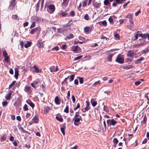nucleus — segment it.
Instances as JSON below:
<instances>
[{"instance_id": "1", "label": "nucleus", "mask_w": 149, "mask_h": 149, "mask_svg": "<svg viewBox=\"0 0 149 149\" xmlns=\"http://www.w3.org/2000/svg\"><path fill=\"white\" fill-rule=\"evenodd\" d=\"M82 120L81 117L79 115L78 112H76L74 117L72 119L73 121H74V125L75 126H78L79 125V123L80 120Z\"/></svg>"}, {"instance_id": "2", "label": "nucleus", "mask_w": 149, "mask_h": 149, "mask_svg": "<svg viewBox=\"0 0 149 149\" xmlns=\"http://www.w3.org/2000/svg\"><path fill=\"white\" fill-rule=\"evenodd\" d=\"M30 70L33 73H39L41 72H42V69H39L35 65L31 67Z\"/></svg>"}, {"instance_id": "3", "label": "nucleus", "mask_w": 149, "mask_h": 149, "mask_svg": "<svg viewBox=\"0 0 149 149\" xmlns=\"http://www.w3.org/2000/svg\"><path fill=\"white\" fill-rule=\"evenodd\" d=\"M115 61L119 63H123L124 62V59L120 54L117 56Z\"/></svg>"}, {"instance_id": "4", "label": "nucleus", "mask_w": 149, "mask_h": 149, "mask_svg": "<svg viewBox=\"0 0 149 149\" xmlns=\"http://www.w3.org/2000/svg\"><path fill=\"white\" fill-rule=\"evenodd\" d=\"M107 122L108 125L114 126L117 123L116 121L113 119H108L107 120Z\"/></svg>"}, {"instance_id": "5", "label": "nucleus", "mask_w": 149, "mask_h": 149, "mask_svg": "<svg viewBox=\"0 0 149 149\" xmlns=\"http://www.w3.org/2000/svg\"><path fill=\"white\" fill-rule=\"evenodd\" d=\"M47 8V11L50 14L53 13L55 10V6L54 5H50L48 6Z\"/></svg>"}, {"instance_id": "6", "label": "nucleus", "mask_w": 149, "mask_h": 149, "mask_svg": "<svg viewBox=\"0 0 149 149\" xmlns=\"http://www.w3.org/2000/svg\"><path fill=\"white\" fill-rule=\"evenodd\" d=\"M16 3V0H12L11 1L10 3L9 6V8L10 9L12 10L14 9L15 7Z\"/></svg>"}, {"instance_id": "7", "label": "nucleus", "mask_w": 149, "mask_h": 149, "mask_svg": "<svg viewBox=\"0 0 149 149\" xmlns=\"http://www.w3.org/2000/svg\"><path fill=\"white\" fill-rule=\"evenodd\" d=\"M37 45L39 49H40L44 47V42L42 40H39L37 42Z\"/></svg>"}, {"instance_id": "8", "label": "nucleus", "mask_w": 149, "mask_h": 149, "mask_svg": "<svg viewBox=\"0 0 149 149\" xmlns=\"http://www.w3.org/2000/svg\"><path fill=\"white\" fill-rule=\"evenodd\" d=\"M115 1L113 2L112 4V6L114 7H115L118 6V4H121V2H120V0H110V1L112 2L113 1Z\"/></svg>"}, {"instance_id": "9", "label": "nucleus", "mask_w": 149, "mask_h": 149, "mask_svg": "<svg viewBox=\"0 0 149 149\" xmlns=\"http://www.w3.org/2000/svg\"><path fill=\"white\" fill-rule=\"evenodd\" d=\"M126 17L129 19V21L130 23H133V20H132L133 15H132L131 14H128Z\"/></svg>"}, {"instance_id": "10", "label": "nucleus", "mask_w": 149, "mask_h": 149, "mask_svg": "<svg viewBox=\"0 0 149 149\" xmlns=\"http://www.w3.org/2000/svg\"><path fill=\"white\" fill-rule=\"evenodd\" d=\"M80 49V48L78 46H74L72 47L71 48V50L74 52H77L78 51V50Z\"/></svg>"}, {"instance_id": "11", "label": "nucleus", "mask_w": 149, "mask_h": 149, "mask_svg": "<svg viewBox=\"0 0 149 149\" xmlns=\"http://www.w3.org/2000/svg\"><path fill=\"white\" fill-rule=\"evenodd\" d=\"M49 69L50 70V71L51 72H56L58 70L57 66H56V68H55V66H52L49 68Z\"/></svg>"}, {"instance_id": "12", "label": "nucleus", "mask_w": 149, "mask_h": 149, "mask_svg": "<svg viewBox=\"0 0 149 149\" xmlns=\"http://www.w3.org/2000/svg\"><path fill=\"white\" fill-rule=\"evenodd\" d=\"M12 91H9V92L6 95L5 97L6 100H10L11 97V96L12 94Z\"/></svg>"}, {"instance_id": "13", "label": "nucleus", "mask_w": 149, "mask_h": 149, "mask_svg": "<svg viewBox=\"0 0 149 149\" xmlns=\"http://www.w3.org/2000/svg\"><path fill=\"white\" fill-rule=\"evenodd\" d=\"M86 107L84 109V110L83 111H82L83 112H85L86 111H88L89 109V105H90V103L88 101H86Z\"/></svg>"}, {"instance_id": "14", "label": "nucleus", "mask_w": 149, "mask_h": 149, "mask_svg": "<svg viewBox=\"0 0 149 149\" xmlns=\"http://www.w3.org/2000/svg\"><path fill=\"white\" fill-rule=\"evenodd\" d=\"M26 102V103L29 104L32 108H34L35 107V105L30 99L27 100Z\"/></svg>"}, {"instance_id": "15", "label": "nucleus", "mask_w": 149, "mask_h": 149, "mask_svg": "<svg viewBox=\"0 0 149 149\" xmlns=\"http://www.w3.org/2000/svg\"><path fill=\"white\" fill-rule=\"evenodd\" d=\"M93 5L94 7L97 8H99L101 6L100 3H97V2H95L94 1L93 2Z\"/></svg>"}, {"instance_id": "16", "label": "nucleus", "mask_w": 149, "mask_h": 149, "mask_svg": "<svg viewBox=\"0 0 149 149\" xmlns=\"http://www.w3.org/2000/svg\"><path fill=\"white\" fill-rule=\"evenodd\" d=\"M33 122L35 123H38L39 121L38 118L37 116V115H36L32 119Z\"/></svg>"}, {"instance_id": "17", "label": "nucleus", "mask_w": 149, "mask_h": 149, "mask_svg": "<svg viewBox=\"0 0 149 149\" xmlns=\"http://www.w3.org/2000/svg\"><path fill=\"white\" fill-rule=\"evenodd\" d=\"M58 15L60 17H67L68 16V13L65 12H62L58 13Z\"/></svg>"}, {"instance_id": "18", "label": "nucleus", "mask_w": 149, "mask_h": 149, "mask_svg": "<svg viewBox=\"0 0 149 149\" xmlns=\"http://www.w3.org/2000/svg\"><path fill=\"white\" fill-rule=\"evenodd\" d=\"M24 91L26 92H28L30 93L32 92L29 86H26L24 88Z\"/></svg>"}, {"instance_id": "19", "label": "nucleus", "mask_w": 149, "mask_h": 149, "mask_svg": "<svg viewBox=\"0 0 149 149\" xmlns=\"http://www.w3.org/2000/svg\"><path fill=\"white\" fill-rule=\"evenodd\" d=\"M21 104V102L20 100H19V101H17L15 102L14 104L13 105L15 106H16L17 107H19V106Z\"/></svg>"}, {"instance_id": "20", "label": "nucleus", "mask_w": 149, "mask_h": 149, "mask_svg": "<svg viewBox=\"0 0 149 149\" xmlns=\"http://www.w3.org/2000/svg\"><path fill=\"white\" fill-rule=\"evenodd\" d=\"M133 68V66L132 65H127L124 66L123 67V68L126 70L132 69Z\"/></svg>"}, {"instance_id": "21", "label": "nucleus", "mask_w": 149, "mask_h": 149, "mask_svg": "<svg viewBox=\"0 0 149 149\" xmlns=\"http://www.w3.org/2000/svg\"><path fill=\"white\" fill-rule=\"evenodd\" d=\"M18 75L19 73L18 68H15V74L14 77L16 79H17Z\"/></svg>"}, {"instance_id": "22", "label": "nucleus", "mask_w": 149, "mask_h": 149, "mask_svg": "<svg viewBox=\"0 0 149 149\" xmlns=\"http://www.w3.org/2000/svg\"><path fill=\"white\" fill-rule=\"evenodd\" d=\"M31 44L32 42H31L27 41L26 43L24 44V46L26 48H28L31 46Z\"/></svg>"}, {"instance_id": "23", "label": "nucleus", "mask_w": 149, "mask_h": 149, "mask_svg": "<svg viewBox=\"0 0 149 149\" xmlns=\"http://www.w3.org/2000/svg\"><path fill=\"white\" fill-rule=\"evenodd\" d=\"M134 54L133 52L131 51H128L127 52V56L130 57H132Z\"/></svg>"}, {"instance_id": "24", "label": "nucleus", "mask_w": 149, "mask_h": 149, "mask_svg": "<svg viewBox=\"0 0 149 149\" xmlns=\"http://www.w3.org/2000/svg\"><path fill=\"white\" fill-rule=\"evenodd\" d=\"M54 101L56 104L59 105L60 103V102L59 99V97L58 96H56L54 99Z\"/></svg>"}, {"instance_id": "25", "label": "nucleus", "mask_w": 149, "mask_h": 149, "mask_svg": "<svg viewBox=\"0 0 149 149\" xmlns=\"http://www.w3.org/2000/svg\"><path fill=\"white\" fill-rule=\"evenodd\" d=\"M144 58L143 57L137 59L135 62L136 64H138L141 62V61L143 60Z\"/></svg>"}, {"instance_id": "26", "label": "nucleus", "mask_w": 149, "mask_h": 149, "mask_svg": "<svg viewBox=\"0 0 149 149\" xmlns=\"http://www.w3.org/2000/svg\"><path fill=\"white\" fill-rule=\"evenodd\" d=\"M113 55V54H109L107 58V60L108 61L111 62L112 61V58Z\"/></svg>"}, {"instance_id": "27", "label": "nucleus", "mask_w": 149, "mask_h": 149, "mask_svg": "<svg viewBox=\"0 0 149 149\" xmlns=\"http://www.w3.org/2000/svg\"><path fill=\"white\" fill-rule=\"evenodd\" d=\"M38 28L36 27L31 29L30 32V33L32 34H33L35 32H36L38 31Z\"/></svg>"}, {"instance_id": "28", "label": "nucleus", "mask_w": 149, "mask_h": 149, "mask_svg": "<svg viewBox=\"0 0 149 149\" xmlns=\"http://www.w3.org/2000/svg\"><path fill=\"white\" fill-rule=\"evenodd\" d=\"M91 102L92 106L93 107H95V106L97 104V102L95 101L93 99H91Z\"/></svg>"}, {"instance_id": "29", "label": "nucleus", "mask_w": 149, "mask_h": 149, "mask_svg": "<svg viewBox=\"0 0 149 149\" xmlns=\"http://www.w3.org/2000/svg\"><path fill=\"white\" fill-rule=\"evenodd\" d=\"M90 28L89 27L86 26L84 28V32L86 34H88Z\"/></svg>"}, {"instance_id": "30", "label": "nucleus", "mask_w": 149, "mask_h": 149, "mask_svg": "<svg viewBox=\"0 0 149 149\" xmlns=\"http://www.w3.org/2000/svg\"><path fill=\"white\" fill-rule=\"evenodd\" d=\"M110 0H104V4L105 5L108 6L109 4H110Z\"/></svg>"}, {"instance_id": "31", "label": "nucleus", "mask_w": 149, "mask_h": 149, "mask_svg": "<svg viewBox=\"0 0 149 149\" xmlns=\"http://www.w3.org/2000/svg\"><path fill=\"white\" fill-rule=\"evenodd\" d=\"M103 110L106 113H108L109 111V110L108 107L105 105L103 107Z\"/></svg>"}, {"instance_id": "32", "label": "nucleus", "mask_w": 149, "mask_h": 149, "mask_svg": "<svg viewBox=\"0 0 149 149\" xmlns=\"http://www.w3.org/2000/svg\"><path fill=\"white\" fill-rule=\"evenodd\" d=\"M149 50V48L148 47H147L145 49L143 50L142 51L141 53L142 54H145L148 52Z\"/></svg>"}, {"instance_id": "33", "label": "nucleus", "mask_w": 149, "mask_h": 149, "mask_svg": "<svg viewBox=\"0 0 149 149\" xmlns=\"http://www.w3.org/2000/svg\"><path fill=\"white\" fill-rule=\"evenodd\" d=\"M114 36L116 40H118L120 38L119 35L116 33H114Z\"/></svg>"}, {"instance_id": "34", "label": "nucleus", "mask_w": 149, "mask_h": 149, "mask_svg": "<svg viewBox=\"0 0 149 149\" xmlns=\"http://www.w3.org/2000/svg\"><path fill=\"white\" fill-rule=\"evenodd\" d=\"M4 57L5 58V59H4V60H5L8 63H10V58L9 56Z\"/></svg>"}, {"instance_id": "35", "label": "nucleus", "mask_w": 149, "mask_h": 149, "mask_svg": "<svg viewBox=\"0 0 149 149\" xmlns=\"http://www.w3.org/2000/svg\"><path fill=\"white\" fill-rule=\"evenodd\" d=\"M70 77L69 79V81L70 82H71L74 80V74L71 75L70 76Z\"/></svg>"}, {"instance_id": "36", "label": "nucleus", "mask_w": 149, "mask_h": 149, "mask_svg": "<svg viewBox=\"0 0 149 149\" xmlns=\"http://www.w3.org/2000/svg\"><path fill=\"white\" fill-rule=\"evenodd\" d=\"M73 35L72 34H70L69 35L66 37V38L68 39H70L73 38Z\"/></svg>"}, {"instance_id": "37", "label": "nucleus", "mask_w": 149, "mask_h": 149, "mask_svg": "<svg viewBox=\"0 0 149 149\" xmlns=\"http://www.w3.org/2000/svg\"><path fill=\"white\" fill-rule=\"evenodd\" d=\"M99 23L100 24H102V25L104 26H106L107 25V22L106 20H104L100 22Z\"/></svg>"}, {"instance_id": "38", "label": "nucleus", "mask_w": 149, "mask_h": 149, "mask_svg": "<svg viewBox=\"0 0 149 149\" xmlns=\"http://www.w3.org/2000/svg\"><path fill=\"white\" fill-rule=\"evenodd\" d=\"M56 118L60 122H62L63 121V119L61 117H59L58 116H56Z\"/></svg>"}, {"instance_id": "39", "label": "nucleus", "mask_w": 149, "mask_h": 149, "mask_svg": "<svg viewBox=\"0 0 149 149\" xmlns=\"http://www.w3.org/2000/svg\"><path fill=\"white\" fill-rule=\"evenodd\" d=\"M114 17V16H113L112 17L111 16H110L109 18V21L111 23H113V21L112 17Z\"/></svg>"}, {"instance_id": "40", "label": "nucleus", "mask_w": 149, "mask_h": 149, "mask_svg": "<svg viewBox=\"0 0 149 149\" xmlns=\"http://www.w3.org/2000/svg\"><path fill=\"white\" fill-rule=\"evenodd\" d=\"M69 107L67 105L66 106L65 109H64V111L65 112L67 113H68L69 112Z\"/></svg>"}, {"instance_id": "41", "label": "nucleus", "mask_w": 149, "mask_h": 149, "mask_svg": "<svg viewBox=\"0 0 149 149\" xmlns=\"http://www.w3.org/2000/svg\"><path fill=\"white\" fill-rule=\"evenodd\" d=\"M3 54L4 57L8 56V54L6 50H4L3 51Z\"/></svg>"}, {"instance_id": "42", "label": "nucleus", "mask_w": 149, "mask_h": 149, "mask_svg": "<svg viewBox=\"0 0 149 149\" xmlns=\"http://www.w3.org/2000/svg\"><path fill=\"white\" fill-rule=\"evenodd\" d=\"M87 1H88V0H85L83 2L82 6L83 7H84L87 6Z\"/></svg>"}, {"instance_id": "43", "label": "nucleus", "mask_w": 149, "mask_h": 149, "mask_svg": "<svg viewBox=\"0 0 149 149\" xmlns=\"http://www.w3.org/2000/svg\"><path fill=\"white\" fill-rule=\"evenodd\" d=\"M147 33H145V34H143L142 33V35H141V38H143V39H146L147 37Z\"/></svg>"}, {"instance_id": "44", "label": "nucleus", "mask_w": 149, "mask_h": 149, "mask_svg": "<svg viewBox=\"0 0 149 149\" xmlns=\"http://www.w3.org/2000/svg\"><path fill=\"white\" fill-rule=\"evenodd\" d=\"M40 81L38 79H37L36 80L34 81L33 82V83L35 85H37L38 84V83L40 82Z\"/></svg>"}, {"instance_id": "45", "label": "nucleus", "mask_w": 149, "mask_h": 149, "mask_svg": "<svg viewBox=\"0 0 149 149\" xmlns=\"http://www.w3.org/2000/svg\"><path fill=\"white\" fill-rule=\"evenodd\" d=\"M130 29L131 30H132V29H133V28L134 26L133 21V23L132 24L130 23Z\"/></svg>"}, {"instance_id": "46", "label": "nucleus", "mask_w": 149, "mask_h": 149, "mask_svg": "<svg viewBox=\"0 0 149 149\" xmlns=\"http://www.w3.org/2000/svg\"><path fill=\"white\" fill-rule=\"evenodd\" d=\"M2 105L3 107H6L8 104V103L6 101H3L2 102Z\"/></svg>"}, {"instance_id": "47", "label": "nucleus", "mask_w": 149, "mask_h": 149, "mask_svg": "<svg viewBox=\"0 0 149 149\" xmlns=\"http://www.w3.org/2000/svg\"><path fill=\"white\" fill-rule=\"evenodd\" d=\"M84 42H80L78 40L77 41H75L74 42V44L75 45H77L78 43H79L80 44H82Z\"/></svg>"}, {"instance_id": "48", "label": "nucleus", "mask_w": 149, "mask_h": 149, "mask_svg": "<svg viewBox=\"0 0 149 149\" xmlns=\"http://www.w3.org/2000/svg\"><path fill=\"white\" fill-rule=\"evenodd\" d=\"M67 47V46L65 45H63L61 47V48L63 50H65L66 49Z\"/></svg>"}, {"instance_id": "49", "label": "nucleus", "mask_w": 149, "mask_h": 149, "mask_svg": "<svg viewBox=\"0 0 149 149\" xmlns=\"http://www.w3.org/2000/svg\"><path fill=\"white\" fill-rule=\"evenodd\" d=\"M84 19L87 20H88L89 19V17L88 15L86 14L84 16Z\"/></svg>"}, {"instance_id": "50", "label": "nucleus", "mask_w": 149, "mask_h": 149, "mask_svg": "<svg viewBox=\"0 0 149 149\" xmlns=\"http://www.w3.org/2000/svg\"><path fill=\"white\" fill-rule=\"evenodd\" d=\"M82 57V56H77L74 58V60H78L80 59Z\"/></svg>"}, {"instance_id": "51", "label": "nucleus", "mask_w": 149, "mask_h": 149, "mask_svg": "<svg viewBox=\"0 0 149 149\" xmlns=\"http://www.w3.org/2000/svg\"><path fill=\"white\" fill-rule=\"evenodd\" d=\"M101 39H105L106 40H109V38L105 37V36H102L101 38Z\"/></svg>"}, {"instance_id": "52", "label": "nucleus", "mask_w": 149, "mask_h": 149, "mask_svg": "<svg viewBox=\"0 0 149 149\" xmlns=\"http://www.w3.org/2000/svg\"><path fill=\"white\" fill-rule=\"evenodd\" d=\"M23 109L25 111H27L28 110V108L26 104H25L23 107Z\"/></svg>"}, {"instance_id": "53", "label": "nucleus", "mask_w": 149, "mask_h": 149, "mask_svg": "<svg viewBox=\"0 0 149 149\" xmlns=\"http://www.w3.org/2000/svg\"><path fill=\"white\" fill-rule=\"evenodd\" d=\"M16 82V81H13L12 83L9 85L10 87H13L14 84H15Z\"/></svg>"}, {"instance_id": "54", "label": "nucleus", "mask_w": 149, "mask_h": 149, "mask_svg": "<svg viewBox=\"0 0 149 149\" xmlns=\"http://www.w3.org/2000/svg\"><path fill=\"white\" fill-rule=\"evenodd\" d=\"M79 81L81 84H82L83 83V79L82 77L79 78Z\"/></svg>"}, {"instance_id": "55", "label": "nucleus", "mask_w": 149, "mask_h": 149, "mask_svg": "<svg viewBox=\"0 0 149 149\" xmlns=\"http://www.w3.org/2000/svg\"><path fill=\"white\" fill-rule=\"evenodd\" d=\"M100 81H98L97 82H95L93 85V86H95L97 84H100Z\"/></svg>"}, {"instance_id": "56", "label": "nucleus", "mask_w": 149, "mask_h": 149, "mask_svg": "<svg viewBox=\"0 0 149 149\" xmlns=\"http://www.w3.org/2000/svg\"><path fill=\"white\" fill-rule=\"evenodd\" d=\"M61 130L62 133L63 134V135H64L65 134L64 128H63V127H61Z\"/></svg>"}, {"instance_id": "57", "label": "nucleus", "mask_w": 149, "mask_h": 149, "mask_svg": "<svg viewBox=\"0 0 149 149\" xmlns=\"http://www.w3.org/2000/svg\"><path fill=\"white\" fill-rule=\"evenodd\" d=\"M80 107V104L79 103H78L77 106L74 108V110L75 111L78 108H79Z\"/></svg>"}, {"instance_id": "58", "label": "nucleus", "mask_w": 149, "mask_h": 149, "mask_svg": "<svg viewBox=\"0 0 149 149\" xmlns=\"http://www.w3.org/2000/svg\"><path fill=\"white\" fill-rule=\"evenodd\" d=\"M7 136L6 135L4 134L1 137V140H5L7 139Z\"/></svg>"}, {"instance_id": "59", "label": "nucleus", "mask_w": 149, "mask_h": 149, "mask_svg": "<svg viewBox=\"0 0 149 149\" xmlns=\"http://www.w3.org/2000/svg\"><path fill=\"white\" fill-rule=\"evenodd\" d=\"M18 17V16L17 15H13L12 16V18L13 19H17Z\"/></svg>"}, {"instance_id": "60", "label": "nucleus", "mask_w": 149, "mask_h": 149, "mask_svg": "<svg viewBox=\"0 0 149 149\" xmlns=\"http://www.w3.org/2000/svg\"><path fill=\"white\" fill-rule=\"evenodd\" d=\"M70 15L73 17L75 15V13L74 11H71L70 13Z\"/></svg>"}, {"instance_id": "61", "label": "nucleus", "mask_w": 149, "mask_h": 149, "mask_svg": "<svg viewBox=\"0 0 149 149\" xmlns=\"http://www.w3.org/2000/svg\"><path fill=\"white\" fill-rule=\"evenodd\" d=\"M35 26V22H34L32 23V24L31 25V26L30 27V28L31 29L32 28H33Z\"/></svg>"}, {"instance_id": "62", "label": "nucleus", "mask_w": 149, "mask_h": 149, "mask_svg": "<svg viewBox=\"0 0 149 149\" xmlns=\"http://www.w3.org/2000/svg\"><path fill=\"white\" fill-rule=\"evenodd\" d=\"M147 120V118L146 116H145L143 118V120L142 121V122L143 121V123L145 124L146 123Z\"/></svg>"}, {"instance_id": "63", "label": "nucleus", "mask_w": 149, "mask_h": 149, "mask_svg": "<svg viewBox=\"0 0 149 149\" xmlns=\"http://www.w3.org/2000/svg\"><path fill=\"white\" fill-rule=\"evenodd\" d=\"M141 83V82L140 81H137L135 82V84L136 86H138Z\"/></svg>"}, {"instance_id": "64", "label": "nucleus", "mask_w": 149, "mask_h": 149, "mask_svg": "<svg viewBox=\"0 0 149 149\" xmlns=\"http://www.w3.org/2000/svg\"><path fill=\"white\" fill-rule=\"evenodd\" d=\"M59 47L58 46H56L52 48L53 50H55L56 51H58L59 49Z\"/></svg>"}]
</instances>
